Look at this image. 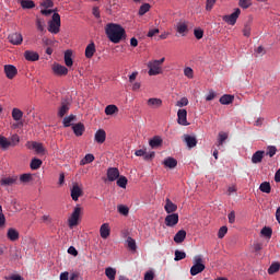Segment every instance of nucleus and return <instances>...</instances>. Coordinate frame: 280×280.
Listing matches in <instances>:
<instances>
[{"label":"nucleus","mask_w":280,"mask_h":280,"mask_svg":"<svg viewBox=\"0 0 280 280\" xmlns=\"http://www.w3.org/2000/svg\"><path fill=\"white\" fill-rule=\"evenodd\" d=\"M187 32H189V28L187 26V23L185 22H179L177 24V33L182 34V36H185V34H187Z\"/></svg>","instance_id":"473e14b6"},{"label":"nucleus","mask_w":280,"mask_h":280,"mask_svg":"<svg viewBox=\"0 0 280 280\" xmlns=\"http://www.w3.org/2000/svg\"><path fill=\"white\" fill-rule=\"evenodd\" d=\"M40 165H43V161L40 159H33L31 161V170H40Z\"/></svg>","instance_id":"ea45409f"},{"label":"nucleus","mask_w":280,"mask_h":280,"mask_svg":"<svg viewBox=\"0 0 280 280\" xmlns=\"http://www.w3.org/2000/svg\"><path fill=\"white\" fill-rule=\"evenodd\" d=\"M147 12H150V4L149 3H144L140 7L139 9V15L143 16V14H147Z\"/></svg>","instance_id":"09e8293b"},{"label":"nucleus","mask_w":280,"mask_h":280,"mask_svg":"<svg viewBox=\"0 0 280 280\" xmlns=\"http://www.w3.org/2000/svg\"><path fill=\"white\" fill-rule=\"evenodd\" d=\"M275 154H277V147L275 145H270L267 148V156H270V159H272V156H275Z\"/></svg>","instance_id":"6e6d98bb"},{"label":"nucleus","mask_w":280,"mask_h":280,"mask_svg":"<svg viewBox=\"0 0 280 280\" xmlns=\"http://www.w3.org/2000/svg\"><path fill=\"white\" fill-rule=\"evenodd\" d=\"M163 165H165L170 170H174V167H176V165H178V161H176V159H174L172 156H168L163 161Z\"/></svg>","instance_id":"a878e982"},{"label":"nucleus","mask_w":280,"mask_h":280,"mask_svg":"<svg viewBox=\"0 0 280 280\" xmlns=\"http://www.w3.org/2000/svg\"><path fill=\"white\" fill-rule=\"evenodd\" d=\"M33 149L35 152H37V154H43V152H45V147H43V143L33 142Z\"/></svg>","instance_id":"a18cd8bd"},{"label":"nucleus","mask_w":280,"mask_h":280,"mask_svg":"<svg viewBox=\"0 0 280 280\" xmlns=\"http://www.w3.org/2000/svg\"><path fill=\"white\" fill-rule=\"evenodd\" d=\"M264 151H256L253 156H252V163L256 164L257 163H261V161H264Z\"/></svg>","instance_id":"cd10ccee"},{"label":"nucleus","mask_w":280,"mask_h":280,"mask_svg":"<svg viewBox=\"0 0 280 280\" xmlns=\"http://www.w3.org/2000/svg\"><path fill=\"white\" fill-rule=\"evenodd\" d=\"M5 280H23V277H21L20 275H13L11 277H5Z\"/></svg>","instance_id":"774afa93"},{"label":"nucleus","mask_w":280,"mask_h":280,"mask_svg":"<svg viewBox=\"0 0 280 280\" xmlns=\"http://www.w3.org/2000/svg\"><path fill=\"white\" fill-rule=\"evenodd\" d=\"M80 213H82V208L80 206H77L69 218V226H78V221L80 220Z\"/></svg>","instance_id":"39448f33"},{"label":"nucleus","mask_w":280,"mask_h":280,"mask_svg":"<svg viewBox=\"0 0 280 280\" xmlns=\"http://www.w3.org/2000/svg\"><path fill=\"white\" fill-rule=\"evenodd\" d=\"M144 280H154V272L152 271L145 272Z\"/></svg>","instance_id":"338daca9"},{"label":"nucleus","mask_w":280,"mask_h":280,"mask_svg":"<svg viewBox=\"0 0 280 280\" xmlns=\"http://www.w3.org/2000/svg\"><path fill=\"white\" fill-rule=\"evenodd\" d=\"M20 182L22 183H30L32 182V174L25 173L20 176Z\"/></svg>","instance_id":"603ef678"},{"label":"nucleus","mask_w":280,"mask_h":280,"mask_svg":"<svg viewBox=\"0 0 280 280\" xmlns=\"http://www.w3.org/2000/svg\"><path fill=\"white\" fill-rule=\"evenodd\" d=\"M233 100H235L234 95L231 94H225L223 96L220 97L219 102L220 104H222L223 106H228L229 104H233Z\"/></svg>","instance_id":"393cba45"},{"label":"nucleus","mask_w":280,"mask_h":280,"mask_svg":"<svg viewBox=\"0 0 280 280\" xmlns=\"http://www.w3.org/2000/svg\"><path fill=\"white\" fill-rule=\"evenodd\" d=\"M116 185L121 187V189H126V185H128V178H126V176L118 177Z\"/></svg>","instance_id":"79ce46f5"},{"label":"nucleus","mask_w":280,"mask_h":280,"mask_svg":"<svg viewBox=\"0 0 280 280\" xmlns=\"http://www.w3.org/2000/svg\"><path fill=\"white\" fill-rule=\"evenodd\" d=\"M243 36H250V25L246 24L243 28Z\"/></svg>","instance_id":"0e129e2a"},{"label":"nucleus","mask_w":280,"mask_h":280,"mask_svg":"<svg viewBox=\"0 0 280 280\" xmlns=\"http://www.w3.org/2000/svg\"><path fill=\"white\" fill-rule=\"evenodd\" d=\"M115 113H119L117 105H107L105 107V115H115Z\"/></svg>","instance_id":"c9c22d12"},{"label":"nucleus","mask_w":280,"mask_h":280,"mask_svg":"<svg viewBox=\"0 0 280 280\" xmlns=\"http://www.w3.org/2000/svg\"><path fill=\"white\" fill-rule=\"evenodd\" d=\"M7 237L11 242H16V240H19V231H16V229L10 228L7 233Z\"/></svg>","instance_id":"bb28decb"},{"label":"nucleus","mask_w":280,"mask_h":280,"mask_svg":"<svg viewBox=\"0 0 280 280\" xmlns=\"http://www.w3.org/2000/svg\"><path fill=\"white\" fill-rule=\"evenodd\" d=\"M10 140H8V138L0 136V148H2V150H8V148H10Z\"/></svg>","instance_id":"a19ab883"},{"label":"nucleus","mask_w":280,"mask_h":280,"mask_svg":"<svg viewBox=\"0 0 280 280\" xmlns=\"http://www.w3.org/2000/svg\"><path fill=\"white\" fill-rule=\"evenodd\" d=\"M70 108H71V104L68 101H62L61 106L59 107V110H58V117H65L69 113Z\"/></svg>","instance_id":"2eb2a0df"},{"label":"nucleus","mask_w":280,"mask_h":280,"mask_svg":"<svg viewBox=\"0 0 280 280\" xmlns=\"http://www.w3.org/2000/svg\"><path fill=\"white\" fill-rule=\"evenodd\" d=\"M240 14H242V10L237 8L230 15H224L223 21L228 23V25H235L237 23V19H240Z\"/></svg>","instance_id":"20e7f679"},{"label":"nucleus","mask_w":280,"mask_h":280,"mask_svg":"<svg viewBox=\"0 0 280 280\" xmlns=\"http://www.w3.org/2000/svg\"><path fill=\"white\" fill-rule=\"evenodd\" d=\"M165 206H164V211H166V213H176V211H178V206H176V203H173L170 198H167L165 200Z\"/></svg>","instance_id":"dca6fc26"},{"label":"nucleus","mask_w":280,"mask_h":280,"mask_svg":"<svg viewBox=\"0 0 280 280\" xmlns=\"http://www.w3.org/2000/svg\"><path fill=\"white\" fill-rule=\"evenodd\" d=\"M20 3L23 10H32L33 8H36V3H34L33 0H22Z\"/></svg>","instance_id":"c756f323"},{"label":"nucleus","mask_w":280,"mask_h":280,"mask_svg":"<svg viewBox=\"0 0 280 280\" xmlns=\"http://www.w3.org/2000/svg\"><path fill=\"white\" fill-rule=\"evenodd\" d=\"M18 180H19V176L13 175V176L2 178L0 184L4 187H10L12 185H16Z\"/></svg>","instance_id":"f8f14e48"},{"label":"nucleus","mask_w":280,"mask_h":280,"mask_svg":"<svg viewBox=\"0 0 280 280\" xmlns=\"http://www.w3.org/2000/svg\"><path fill=\"white\" fill-rule=\"evenodd\" d=\"M184 141L188 148H196V145H198V140L194 136H184Z\"/></svg>","instance_id":"4be33fe9"},{"label":"nucleus","mask_w":280,"mask_h":280,"mask_svg":"<svg viewBox=\"0 0 280 280\" xmlns=\"http://www.w3.org/2000/svg\"><path fill=\"white\" fill-rule=\"evenodd\" d=\"M95 51H96L95 43L92 42L85 48V58H89V59L93 58V56H95Z\"/></svg>","instance_id":"b1692460"},{"label":"nucleus","mask_w":280,"mask_h":280,"mask_svg":"<svg viewBox=\"0 0 280 280\" xmlns=\"http://www.w3.org/2000/svg\"><path fill=\"white\" fill-rule=\"evenodd\" d=\"M280 270V264L279 262H272L270 267L268 268V275H275L276 272H279Z\"/></svg>","instance_id":"58836bf2"},{"label":"nucleus","mask_w":280,"mask_h":280,"mask_svg":"<svg viewBox=\"0 0 280 280\" xmlns=\"http://www.w3.org/2000/svg\"><path fill=\"white\" fill-rule=\"evenodd\" d=\"M72 130L75 135V137H82L84 135V124L82 122H78L75 125L72 126Z\"/></svg>","instance_id":"412c9836"},{"label":"nucleus","mask_w":280,"mask_h":280,"mask_svg":"<svg viewBox=\"0 0 280 280\" xmlns=\"http://www.w3.org/2000/svg\"><path fill=\"white\" fill-rule=\"evenodd\" d=\"M95 161V155L88 153L82 160L81 165H89V163H93Z\"/></svg>","instance_id":"4c0bfd02"},{"label":"nucleus","mask_w":280,"mask_h":280,"mask_svg":"<svg viewBox=\"0 0 280 280\" xmlns=\"http://www.w3.org/2000/svg\"><path fill=\"white\" fill-rule=\"evenodd\" d=\"M214 97H218V94L215 93V91L210 90L208 95L206 96V102H212Z\"/></svg>","instance_id":"bf43d9fd"},{"label":"nucleus","mask_w":280,"mask_h":280,"mask_svg":"<svg viewBox=\"0 0 280 280\" xmlns=\"http://www.w3.org/2000/svg\"><path fill=\"white\" fill-rule=\"evenodd\" d=\"M94 140L96 143H104V141H106V131L104 129H98L95 132Z\"/></svg>","instance_id":"aec40b11"},{"label":"nucleus","mask_w":280,"mask_h":280,"mask_svg":"<svg viewBox=\"0 0 280 280\" xmlns=\"http://www.w3.org/2000/svg\"><path fill=\"white\" fill-rule=\"evenodd\" d=\"M259 189L262 191V194H270V191H272V187L268 182L261 183Z\"/></svg>","instance_id":"e433bc0d"},{"label":"nucleus","mask_w":280,"mask_h":280,"mask_svg":"<svg viewBox=\"0 0 280 280\" xmlns=\"http://www.w3.org/2000/svg\"><path fill=\"white\" fill-rule=\"evenodd\" d=\"M159 32H160L159 28H150L147 36L149 38H152L153 36H156V34H159Z\"/></svg>","instance_id":"e2e57ef3"},{"label":"nucleus","mask_w":280,"mask_h":280,"mask_svg":"<svg viewBox=\"0 0 280 280\" xmlns=\"http://www.w3.org/2000/svg\"><path fill=\"white\" fill-rule=\"evenodd\" d=\"M215 1L217 0H207V2H206V10L208 12H211V10H213V5H215Z\"/></svg>","instance_id":"680f3d73"},{"label":"nucleus","mask_w":280,"mask_h":280,"mask_svg":"<svg viewBox=\"0 0 280 280\" xmlns=\"http://www.w3.org/2000/svg\"><path fill=\"white\" fill-rule=\"evenodd\" d=\"M43 8H54V1L51 0H44L42 2Z\"/></svg>","instance_id":"69168bd1"},{"label":"nucleus","mask_w":280,"mask_h":280,"mask_svg":"<svg viewBox=\"0 0 280 280\" xmlns=\"http://www.w3.org/2000/svg\"><path fill=\"white\" fill-rule=\"evenodd\" d=\"M261 235H264L265 237H272V229L265 226L262 228V230L260 231Z\"/></svg>","instance_id":"3c124183"},{"label":"nucleus","mask_w":280,"mask_h":280,"mask_svg":"<svg viewBox=\"0 0 280 280\" xmlns=\"http://www.w3.org/2000/svg\"><path fill=\"white\" fill-rule=\"evenodd\" d=\"M177 124H179V126H189V122L187 121V109H178Z\"/></svg>","instance_id":"6e6552de"},{"label":"nucleus","mask_w":280,"mask_h":280,"mask_svg":"<svg viewBox=\"0 0 280 280\" xmlns=\"http://www.w3.org/2000/svg\"><path fill=\"white\" fill-rule=\"evenodd\" d=\"M149 144L151 148H159L163 144V139H161L159 136H155L149 141Z\"/></svg>","instance_id":"2f4dec72"},{"label":"nucleus","mask_w":280,"mask_h":280,"mask_svg":"<svg viewBox=\"0 0 280 280\" xmlns=\"http://www.w3.org/2000/svg\"><path fill=\"white\" fill-rule=\"evenodd\" d=\"M147 104L150 108H161L163 101L161 98H149Z\"/></svg>","instance_id":"5701e85b"},{"label":"nucleus","mask_w":280,"mask_h":280,"mask_svg":"<svg viewBox=\"0 0 280 280\" xmlns=\"http://www.w3.org/2000/svg\"><path fill=\"white\" fill-rule=\"evenodd\" d=\"M8 40L11 45H21L23 43V35L21 33H12L8 36Z\"/></svg>","instance_id":"1a4fd4ad"},{"label":"nucleus","mask_w":280,"mask_h":280,"mask_svg":"<svg viewBox=\"0 0 280 280\" xmlns=\"http://www.w3.org/2000/svg\"><path fill=\"white\" fill-rule=\"evenodd\" d=\"M107 178L110 183H114V180H117V178H119V168L109 167L107 170Z\"/></svg>","instance_id":"4468645a"},{"label":"nucleus","mask_w":280,"mask_h":280,"mask_svg":"<svg viewBox=\"0 0 280 280\" xmlns=\"http://www.w3.org/2000/svg\"><path fill=\"white\" fill-rule=\"evenodd\" d=\"M185 237H187V232L185 230H179L174 236V243L183 244V242H185Z\"/></svg>","instance_id":"6ab92c4d"},{"label":"nucleus","mask_w":280,"mask_h":280,"mask_svg":"<svg viewBox=\"0 0 280 280\" xmlns=\"http://www.w3.org/2000/svg\"><path fill=\"white\" fill-rule=\"evenodd\" d=\"M228 139H229V135L226 132H220L217 141L218 148L224 145V141H226Z\"/></svg>","instance_id":"72a5a7b5"},{"label":"nucleus","mask_w":280,"mask_h":280,"mask_svg":"<svg viewBox=\"0 0 280 280\" xmlns=\"http://www.w3.org/2000/svg\"><path fill=\"white\" fill-rule=\"evenodd\" d=\"M149 75H159L161 73V66L156 60L150 61L148 63Z\"/></svg>","instance_id":"0eeeda50"},{"label":"nucleus","mask_w":280,"mask_h":280,"mask_svg":"<svg viewBox=\"0 0 280 280\" xmlns=\"http://www.w3.org/2000/svg\"><path fill=\"white\" fill-rule=\"evenodd\" d=\"M238 5L244 10H247V8H250V5H253V0H240Z\"/></svg>","instance_id":"de8ad7c7"},{"label":"nucleus","mask_w":280,"mask_h":280,"mask_svg":"<svg viewBox=\"0 0 280 280\" xmlns=\"http://www.w3.org/2000/svg\"><path fill=\"white\" fill-rule=\"evenodd\" d=\"M10 141V145L12 147V148H14V145H16L18 143H19V141H21V139L19 138V135H13L12 137H11V140H9Z\"/></svg>","instance_id":"052dcab7"},{"label":"nucleus","mask_w":280,"mask_h":280,"mask_svg":"<svg viewBox=\"0 0 280 280\" xmlns=\"http://www.w3.org/2000/svg\"><path fill=\"white\" fill-rule=\"evenodd\" d=\"M226 233H229V228L226 225L221 226L218 232L219 240H222Z\"/></svg>","instance_id":"8fccbe9b"},{"label":"nucleus","mask_w":280,"mask_h":280,"mask_svg":"<svg viewBox=\"0 0 280 280\" xmlns=\"http://www.w3.org/2000/svg\"><path fill=\"white\" fill-rule=\"evenodd\" d=\"M83 191L82 188L78 184H74L71 188V198L74 200V202H78L80 199V196H82Z\"/></svg>","instance_id":"ddd939ff"},{"label":"nucleus","mask_w":280,"mask_h":280,"mask_svg":"<svg viewBox=\"0 0 280 280\" xmlns=\"http://www.w3.org/2000/svg\"><path fill=\"white\" fill-rule=\"evenodd\" d=\"M184 75H186V78H189V80H192L194 78V69L187 67L184 69Z\"/></svg>","instance_id":"4d7b16f0"},{"label":"nucleus","mask_w":280,"mask_h":280,"mask_svg":"<svg viewBox=\"0 0 280 280\" xmlns=\"http://www.w3.org/2000/svg\"><path fill=\"white\" fill-rule=\"evenodd\" d=\"M4 73L8 80H14V78H16V74L19 73V70L12 65H5Z\"/></svg>","instance_id":"423d86ee"},{"label":"nucleus","mask_w":280,"mask_h":280,"mask_svg":"<svg viewBox=\"0 0 280 280\" xmlns=\"http://www.w3.org/2000/svg\"><path fill=\"white\" fill-rule=\"evenodd\" d=\"M192 267L190 268L191 277H196V275H200L207 268L205 266V260H202V256H195L192 260Z\"/></svg>","instance_id":"f03ea898"},{"label":"nucleus","mask_w":280,"mask_h":280,"mask_svg":"<svg viewBox=\"0 0 280 280\" xmlns=\"http://www.w3.org/2000/svg\"><path fill=\"white\" fill-rule=\"evenodd\" d=\"M25 60H28V62H36V60H39L40 56L36 51L26 50L24 52Z\"/></svg>","instance_id":"f3484780"},{"label":"nucleus","mask_w":280,"mask_h":280,"mask_svg":"<svg viewBox=\"0 0 280 280\" xmlns=\"http://www.w3.org/2000/svg\"><path fill=\"white\" fill-rule=\"evenodd\" d=\"M100 233L103 240H108V237H110V225H108V223H103Z\"/></svg>","instance_id":"a211bd4d"},{"label":"nucleus","mask_w":280,"mask_h":280,"mask_svg":"<svg viewBox=\"0 0 280 280\" xmlns=\"http://www.w3.org/2000/svg\"><path fill=\"white\" fill-rule=\"evenodd\" d=\"M187 257V254L185 252H180L178 249L175 250V261H182V259H185Z\"/></svg>","instance_id":"c03bdc74"},{"label":"nucleus","mask_w":280,"mask_h":280,"mask_svg":"<svg viewBox=\"0 0 280 280\" xmlns=\"http://www.w3.org/2000/svg\"><path fill=\"white\" fill-rule=\"evenodd\" d=\"M118 212H120L121 215H128V213H130V209H128V207L126 206H118Z\"/></svg>","instance_id":"13d9d810"},{"label":"nucleus","mask_w":280,"mask_h":280,"mask_svg":"<svg viewBox=\"0 0 280 280\" xmlns=\"http://www.w3.org/2000/svg\"><path fill=\"white\" fill-rule=\"evenodd\" d=\"M189 104V100L187 97H182L179 101H177L176 106L178 108H183V106H187Z\"/></svg>","instance_id":"864d4df0"},{"label":"nucleus","mask_w":280,"mask_h":280,"mask_svg":"<svg viewBox=\"0 0 280 280\" xmlns=\"http://www.w3.org/2000/svg\"><path fill=\"white\" fill-rule=\"evenodd\" d=\"M105 276L107 277V279L109 280H115V277L117 276V269L113 268V267H107L105 269Z\"/></svg>","instance_id":"7c9ffc66"},{"label":"nucleus","mask_w":280,"mask_h":280,"mask_svg":"<svg viewBox=\"0 0 280 280\" xmlns=\"http://www.w3.org/2000/svg\"><path fill=\"white\" fill-rule=\"evenodd\" d=\"M52 71H54L55 75H67V73H69V69H67V67H65L60 63H54Z\"/></svg>","instance_id":"9b49d317"},{"label":"nucleus","mask_w":280,"mask_h":280,"mask_svg":"<svg viewBox=\"0 0 280 280\" xmlns=\"http://www.w3.org/2000/svg\"><path fill=\"white\" fill-rule=\"evenodd\" d=\"M48 32H50V34H58V32H60V14H52V19L48 23Z\"/></svg>","instance_id":"7ed1b4c3"},{"label":"nucleus","mask_w":280,"mask_h":280,"mask_svg":"<svg viewBox=\"0 0 280 280\" xmlns=\"http://www.w3.org/2000/svg\"><path fill=\"white\" fill-rule=\"evenodd\" d=\"M73 52L71 50H66L65 52V65L66 67H73Z\"/></svg>","instance_id":"c85d7f7f"},{"label":"nucleus","mask_w":280,"mask_h":280,"mask_svg":"<svg viewBox=\"0 0 280 280\" xmlns=\"http://www.w3.org/2000/svg\"><path fill=\"white\" fill-rule=\"evenodd\" d=\"M164 222L167 226H171V228L176 226V224H178V213L167 214L165 217Z\"/></svg>","instance_id":"9d476101"},{"label":"nucleus","mask_w":280,"mask_h":280,"mask_svg":"<svg viewBox=\"0 0 280 280\" xmlns=\"http://www.w3.org/2000/svg\"><path fill=\"white\" fill-rule=\"evenodd\" d=\"M194 35L197 38V40H200L202 36H205V31H202V28H195Z\"/></svg>","instance_id":"5fc2aeb1"},{"label":"nucleus","mask_w":280,"mask_h":280,"mask_svg":"<svg viewBox=\"0 0 280 280\" xmlns=\"http://www.w3.org/2000/svg\"><path fill=\"white\" fill-rule=\"evenodd\" d=\"M127 245L130 250H137V242L132 237L127 238Z\"/></svg>","instance_id":"49530a36"},{"label":"nucleus","mask_w":280,"mask_h":280,"mask_svg":"<svg viewBox=\"0 0 280 280\" xmlns=\"http://www.w3.org/2000/svg\"><path fill=\"white\" fill-rule=\"evenodd\" d=\"M105 34L110 43H114L115 45L121 43L122 38H126V30L121 25L115 23H109L105 26Z\"/></svg>","instance_id":"f257e3e1"},{"label":"nucleus","mask_w":280,"mask_h":280,"mask_svg":"<svg viewBox=\"0 0 280 280\" xmlns=\"http://www.w3.org/2000/svg\"><path fill=\"white\" fill-rule=\"evenodd\" d=\"M12 117H13L14 121H21V119H23V110H21L19 108H13Z\"/></svg>","instance_id":"f704fd0d"},{"label":"nucleus","mask_w":280,"mask_h":280,"mask_svg":"<svg viewBox=\"0 0 280 280\" xmlns=\"http://www.w3.org/2000/svg\"><path fill=\"white\" fill-rule=\"evenodd\" d=\"M71 121H75V115L73 114L63 118V127L69 128V126H71Z\"/></svg>","instance_id":"37998d69"}]
</instances>
